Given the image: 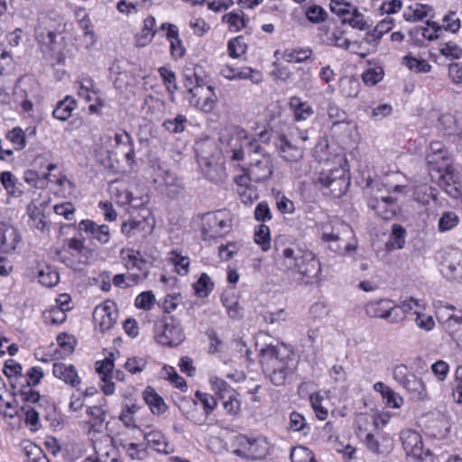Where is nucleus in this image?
Instances as JSON below:
<instances>
[{"instance_id":"1","label":"nucleus","mask_w":462,"mask_h":462,"mask_svg":"<svg viewBox=\"0 0 462 462\" xmlns=\"http://www.w3.org/2000/svg\"><path fill=\"white\" fill-rule=\"evenodd\" d=\"M260 364L265 375L276 386L283 385L297 367L294 354L283 344L268 345L262 348Z\"/></svg>"},{"instance_id":"2","label":"nucleus","mask_w":462,"mask_h":462,"mask_svg":"<svg viewBox=\"0 0 462 462\" xmlns=\"http://www.w3.org/2000/svg\"><path fill=\"white\" fill-rule=\"evenodd\" d=\"M198 162L202 173L212 182H221L226 179V168L221 152L209 140L196 143Z\"/></svg>"},{"instance_id":"3","label":"nucleus","mask_w":462,"mask_h":462,"mask_svg":"<svg viewBox=\"0 0 462 462\" xmlns=\"http://www.w3.org/2000/svg\"><path fill=\"white\" fill-rule=\"evenodd\" d=\"M352 238V227L337 218L322 226L321 240L328 243V248L338 254H350L356 250V245L349 241Z\"/></svg>"},{"instance_id":"4","label":"nucleus","mask_w":462,"mask_h":462,"mask_svg":"<svg viewBox=\"0 0 462 462\" xmlns=\"http://www.w3.org/2000/svg\"><path fill=\"white\" fill-rule=\"evenodd\" d=\"M154 337L164 346H177L185 339L180 321L172 315H163L154 325Z\"/></svg>"},{"instance_id":"5","label":"nucleus","mask_w":462,"mask_h":462,"mask_svg":"<svg viewBox=\"0 0 462 462\" xmlns=\"http://www.w3.org/2000/svg\"><path fill=\"white\" fill-rule=\"evenodd\" d=\"M204 240L216 239L228 234L232 228V216L228 210L208 212L201 218Z\"/></svg>"},{"instance_id":"6","label":"nucleus","mask_w":462,"mask_h":462,"mask_svg":"<svg viewBox=\"0 0 462 462\" xmlns=\"http://www.w3.org/2000/svg\"><path fill=\"white\" fill-rule=\"evenodd\" d=\"M400 439L411 462H434L431 451L423 448L422 437L419 432L404 429L400 433Z\"/></svg>"},{"instance_id":"7","label":"nucleus","mask_w":462,"mask_h":462,"mask_svg":"<svg viewBox=\"0 0 462 462\" xmlns=\"http://www.w3.org/2000/svg\"><path fill=\"white\" fill-rule=\"evenodd\" d=\"M393 378L404 388L414 401L428 399V393L422 380L411 373L405 365H396L393 370Z\"/></svg>"},{"instance_id":"8","label":"nucleus","mask_w":462,"mask_h":462,"mask_svg":"<svg viewBox=\"0 0 462 462\" xmlns=\"http://www.w3.org/2000/svg\"><path fill=\"white\" fill-rule=\"evenodd\" d=\"M237 448L233 451L239 457L259 460L269 453V444L264 438L239 435L236 438Z\"/></svg>"},{"instance_id":"9","label":"nucleus","mask_w":462,"mask_h":462,"mask_svg":"<svg viewBox=\"0 0 462 462\" xmlns=\"http://www.w3.org/2000/svg\"><path fill=\"white\" fill-rule=\"evenodd\" d=\"M246 136L247 132L239 126H232L221 133L219 141L226 152L230 153L231 160L244 159Z\"/></svg>"},{"instance_id":"10","label":"nucleus","mask_w":462,"mask_h":462,"mask_svg":"<svg viewBox=\"0 0 462 462\" xmlns=\"http://www.w3.org/2000/svg\"><path fill=\"white\" fill-rule=\"evenodd\" d=\"M365 310L370 318L385 319L396 324L404 320V315L389 299L371 300L365 305Z\"/></svg>"},{"instance_id":"11","label":"nucleus","mask_w":462,"mask_h":462,"mask_svg":"<svg viewBox=\"0 0 462 462\" xmlns=\"http://www.w3.org/2000/svg\"><path fill=\"white\" fill-rule=\"evenodd\" d=\"M120 257L127 269H137L140 272L139 274L133 273L127 277L132 282L136 284L148 277L149 268L147 261L143 258L141 252L132 248H122L120 250Z\"/></svg>"},{"instance_id":"12","label":"nucleus","mask_w":462,"mask_h":462,"mask_svg":"<svg viewBox=\"0 0 462 462\" xmlns=\"http://www.w3.org/2000/svg\"><path fill=\"white\" fill-rule=\"evenodd\" d=\"M273 173V164L270 154H263L261 158H252L245 171L248 179L254 182L267 180Z\"/></svg>"},{"instance_id":"13","label":"nucleus","mask_w":462,"mask_h":462,"mask_svg":"<svg viewBox=\"0 0 462 462\" xmlns=\"http://www.w3.org/2000/svg\"><path fill=\"white\" fill-rule=\"evenodd\" d=\"M306 248L296 245L279 246L275 244V263L279 270L283 273H292L295 269L297 259L302 254Z\"/></svg>"},{"instance_id":"14","label":"nucleus","mask_w":462,"mask_h":462,"mask_svg":"<svg viewBox=\"0 0 462 462\" xmlns=\"http://www.w3.org/2000/svg\"><path fill=\"white\" fill-rule=\"evenodd\" d=\"M93 319L96 328L102 333L113 328L117 319L116 306L113 301H106L95 308Z\"/></svg>"},{"instance_id":"15","label":"nucleus","mask_w":462,"mask_h":462,"mask_svg":"<svg viewBox=\"0 0 462 462\" xmlns=\"http://www.w3.org/2000/svg\"><path fill=\"white\" fill-rule=\"evenodd\" d=\"M320 271L321 266L319 259L312 251L306 248L297 259L292 273L312 279L318 276Z\"/></svg>"},{"instance_id":"16","label":"nucleus","mask_w":462,"mask_h":462,"mask_svg":"<svg viewBox=\"0 0 462 462\" xmlns=\"http://www.w3.org/2000/svg\"><path fill=\"white\" fill-rule=\"evenodd\" d=\"M216 100L217 97L213 88L208 85L193 89V92H191L189 97V104L205 113L213 110Z\"/></svg>"},{"instance_id":"17","label":"nucleus","mask_w":462,"mask_h":462,"mask_svg":"<svg viewBox=\"0 0 462 462\" xmlns=\"http://www.w3.org/2000/svg\"><path fill=\"white\" fill-rule=\"evenodd\" d=\"M339 171H337L336 172H331L329 174L321 173L319 178V183L323 187L329 189L331 194L337 198L346 192L350 183L348 178L346 177L345 174L342 173L337 175V173Z\"/></svg>"},{"instance_id":"18","label":"nucleus","mask_w":462,"mask_h":462,"mask_svg":"<svg viewBox=\"0 0 462 462\" xmlns=\"http://www.w3.org/2000/svg\"><path fill=\"white\" fill-rule=\"evenodd\" d=\"M275 147L279 155L285 162H296L303 158L304 149L292 144L284 134L279 136Z\"/></svg>"},{"instance_id":"19","label":"nucleus","mask_w":462,"mask_h":462,"mask_svg":"<svg viewBox=\"0 0 462 462\" xmlns=\"http://www.w3.org/2000/svg\"><path fill=\"white\" fill-rule=\"evenodd\" d=\"M184 86L189 94L193 89L207 85L205 80V71L203 68L197 64H189L183 69Z\"/></svg>"},{"instance_id":"20","label":"nucleus","mask_w":462,"mask_h":462,"mask_svg":"<svg viewBox=\"0 0 462 462\" xmlns=\"http://www.w3.org/2000/svg\"><path fill=\"white\" fill-rule=\"evenodd\" d=\"M79 228L84 231L89 238L97 240L100 244H106L110 239L109 227L106 225H97L94 221L85 219L79 222Z\"/></svg>"},{"instance_id":"21","label":"nucleus","mask_w":462,"mask_h":462,"mask_svg":"<svg viewBox=\"0 0 462 462\" xmlns=\"http://www.w3.org/2000/svg\"><path fill=\"white\" fill-rule=\"evenodd\" d=\"M430 151L427 154V162L431 169H436L439 173V181L441 174L445 173V165L449 166L444 162L447 152L443 149V145L439 142H432L430 145Z\"/></svg>"},{"instance_id":"22","label":"nucleus","mask_w":462,"mask_h":462,"mask_svg":"<svg viewBox=\"0 0 462 462\" xmlns=\"http://www.w3.org/2000/svg\"><path fill=\"white\" fill-rule=\"evenodd\" d=\"M369 207L384 220H390L396 215L397 207L395 199L392 197H381L371 201Z\"/></svg>"},{"instance_id":"23","label":"nucleus","mask_w":462,"mask_h":462,"mask_svg":"<svg viewBox=\"0 0 462 462\" xmlns=\"http://www.w3.org/2000/svg\"><path fill=\"white\" fill-rule=\"evenodd\" d=\"M154 180L162 182L166 187L167 195L174 198L181 190L180 180L170 171L158 166V173Z\"/></svg>"},{"instance_id":"24","label":"nucleus","mask_w":462,"mask_h":462,"mask_svg":"<svg viewBox=\"0 0 462 462\" xmlns=\"http://www.w3.org/2000/svg\"><path fill=\"white\" fill-rule=\"evenodd\" d=\"M373 389L381 393L386 406L398 409L403 404V398L383 382L375 383Z\"/></svg>"},{"instance_id":"25","label":"nucleus","mask_w":462,"mask_h":462,"mask_svg":"<svg viewBox=\"0 0 462 462\" xmlns=\"http://www.w3.org/2000/svg\"><path fill=\"white\" fill-rule=\"evenodd\" d=\"M52 373L55 377L71 386H76L80 382L78 372L72 365H67L63 363H54Z\"/></svg>"},{"instance_id":"26","label":"nucleus","mask_w":462,"mask_h":462,"mask_svg":"<svg viewBox=\"0 0 462 462\" xmlns=\"http://www.w3.org/2000/svg\"><path fill=\"white\" fill-rule=\"evenodd\" d=\"M289 106L293 111L296 121H304L314 114L313 107L300 97L293 96L289 100Z\"/></svg>"},{"instance_id":"27","label":"nucleus","mask_w":462,"mask_h":462,"mask_svg":"<svg viewBox=\"0 0 462 462\" xmlns=\"http://www.w3.org/2000/svg\"><path fill=\"white\" fill-rule=\"evenodd\" d=\"M76 107V99L71 96H66L62 100L57 103L52 115L60 121H66L71 116V113Z\"/></svg>"},{"instance_id":"28","label":"nucleus","mask_w":462,"mask_h":462,"mask_svg":"<svg viewBox=\"0 0 462 462\" xmlns=\"http://www.w3.org/2000/svg\"><path fill=\"white\" fill-rule=\"evenodd\" d=\"M432 12L433 9L431 6L428 5L416 3L412 5H410L403 12V17L406 21L409 22H418L423 20L428 16H431Z\"/></svg>"},{"instance_id":"29","label":"nucleus","mask_w":462,"mask_h":462,"mask_svg":"<svg viewBox=\"0 0 462 462\" xmlns=\"http://www.w3.org/2000/svg\"><path fill=\"white\" fill-rule=\"evenodd\" d=\"M154 26L155 18L153 16L144 19L142 32L135 36L136 46L144 47L152 42L156 32Z\"/></svg>"},{"instance_id":"30","label":"nucleus","mask_w":462,"mask_h":462,"mask_svg":"<svg viewBox=\"0 0 462 462\" xmlns=\"http://www.w3.org/2000/svg\"><path fill=\"white\" fill-rule=\"evenodd\" d=\"M144 439L147 445L157 452L168 453V443L164 435L160 430H152L144 432Z\"/></svg>"},{"instance_id":"31","label":"nucleus","mask_w":462,"mask_h":462,"mask_svg":"<svg viewBox=\"0 0 462 462\" xmlns=\"http://www.w3.org/2000/svg\"><path fill=\"white\" fill-rule=\"evenodd\" d=\"M143 399L153 414H161L165 411L166 405L163 399L151 387L143 392Z\"/></svg>"},{"instance_id":"32","label":"nucleus","mask_w":462,"mask_h":462,"mask_svg":"<svg viewBox=\"0 0 462 462\" xmlns=\"http://www.w3.org/2000/svg\"><path fill=\"white\" fill-rule=\"evenodd\" d=\"M21 447L26 456L24 462H50L42 448L34 443L24 440L22 442Z\"/></svg>"},{"instance_id":"33","label":"nucleus","mask_w":462,"mask_h":462,"mask_svg":"<svg viewBox=\"0 0 462 462\" xmlns=\"http://www.w3.org/2000/svg\"><path fill=\"white\" fill-rule=\"evenodd\" d=\"M166 36L171 42V56L176 59L182 57L185 53V48L183 47L181 40L179 37V31L177 26L174 24L169 25Z\"/></svg>"},{"instance_id":"34","label":"nucleus","mask_w":462,"mask_h":462,"mask_svg":"<svg viewBox=\"0 0 462 462\" xmlns=\"http://www.w3.org/2000/svg\"><path fill=\"white\" fill-rule=\"evenodd\" d=\"M407 232L406 229L398 224L392 226V233L387 243L390 250H398L404 247Z\"/></svg>"},{"instance_id":"35","label":"nucleus","mask_w":462,"mask_h":462,"mask_svg":"<svg viewBox=\"0 0 462 462\" xmlns=\"http://www.w3.org/2000/svg\"><path fill=\"white\" fill-rule=\"evenodd\" d=\"M87 414L89 416L90 430L101 432L106 418V411L100 406H91L87 409Z\"/></svg>"},{"instance_id":"36","label":"nucleus","mask_w":462,"mask_h":462,"mask_svg":"<svg viewBox=\"0 0 462 462\" xmlns=\"http://www.w3.org/2000/svg\"><path fill=\"white\" fill-rule=\"evenodd\" d=\"M365 444L367 448L375 454L388 453L392 447L390 439L383 437V441L380 442L372 433L366 434Z\"/></svg>"},{"instance_id":"37","label":"nucleus","mask_w":462,"mask_h":462,"mask_svg":"<svg viewBox=\"0 0 462 462\" xmlns=\"http://www.w3.org/2000/svg\"><path fill=\"white\" fill-rule=\"evenodd\" d=\"M248 19L245 18L242 11L231 12L222 16V22L228 24L231 32H237L246 26Z\"/></svg>"},{"instance_id":"38","label":"nucleus","mask_w":462,"mask_h":462,"mask_svg":"<svg viewBox=\"0 0 462 462\" xmlns=\"http://www.w3.org/2000/svg\"><path fill=\"white\" fill-rule=\"evenodd\" d=\"M39 282L46 287L56 285L60 280V274L55 268L50 265H43L38 271Z\"/></svg>"},{"instance_id":"39","label":"nucleus","mask_w":462,"mask_h":462,"mask_svg":"<svg viewBox=\"0 0 462 462\" xmlns=\"http://www.w3.org/2000/svg\"><path fill=\"white\" fill-rule=\"evenodd\" d=\"M188 119L184 115H177L174 118L166 119L162 126L171 134L182 133L187 126Z\"/></svg>"},{"instance_id":"40","label":"nucleus","mask_w":462,"mask_h":462,"mask_svg":"<svg viewBox=\"0 0 462 462\" xmlns=\"http://www.w3.org/2000/svg\"><path fill=\"white\" fill-rule=\"evenodd\" d=\"M339 88L346 97H356L360 91V83L353 77H344L339 81Z\"/></svg>"},{"instance_id":"41","label":"nucleus","mask_w":462,"mask_h":462,"mask_svg":"<svg viewBox=\"0 0 462 462\" xmlns=\"http://www.w3.org/2000/svg\"><path fill=\"white\" fill-rule=\"evenodd\" d=\"M402 63L415 73H428L431 70V65L426 60L417 59L411 55L403 57Z\"/></svg>"},{"instance_id":"42","label":"nucleus","mask_w":462,"mask_h":462,"mask_svg":"<svg viewBox=\"0 0 462 462\" xmlns=\"http://www.w3.org/2000/svg\"><path fill=\"white\" fill-rule=\"evenodd\" d=\"M414 199L422 205H428L430 200L437 199V190L427 184L420 185L415 189Z\"/></svg>"},{"instance_id":"43","label":"nucleus","mask_w":462,"mask_h":462,"mask_svg":"<svg viewBox=\"0 0 462 462\" xmlns=\"http://www.w3.org/2000/svg\"><path fill=\"white\" fill-rule=\"evenodd\" d=\"M459 223L458 216L453 211L443 212L438 222V230L445 233L455 228Z\"/></svg>"},{"instance_id":"44","label":"nucleus","mask_w":462,"mask_h":462,"mask_svg":"<svg viewBox=\"0 0 462 462\" xmlns=\"http://www.w3.org/2000/svg\"><path fill=\"white\" fill-rule=\"evenodd\" d=\"M312 54L311 49L285 50L282 58L287 62H303L310 59Z\"/></svg>"},{"instance_id":"45","label":"nucleus","mask_w":462,"mask_h":462,"mask_svg":"<svg viewBox=\"0 0 462 462\" xmlns=\"http://www.w3.org/2000/svg\"><path fill=\"white\" fill-rule=\"evenodd\" d=\"M139 409H140V407L134 403H133L131 405H129V404L124 405L122 407V411L119 415V420L127 428L136 427L134 415L138 411Z\"/></svg>"},{"instance_id":"46","label":"nucleus","mask_w":462,"mask_h":462,"mask_svg":"<svg viewBox=\"0 0 462 462\" xmlns=\"http://www.w3.org/2000/svg\"><path fill=\"white\" fill-rule=\"evenodd\" d=\"M247 153L249 160L252 158H261L263 154H269L265 149L258 142L257 138H251L246 136V142L245 146V154Z\"/></svg>"},{"instance_id":"47","label":"nucleus","mask_w":462,"mask_h":462,"mask_svg":"<svg viewBox=\"0 0 462 462\" xmlns=\"http://www.w3.org/2000/svg\"><path fill=\"white\" fill-rule=\"evenodd\" d=\"M445 329L449 333L453 338L458 340V336L462 330V316H456L448 314L444 321Z\"/></svg>"},{"instance_id":"48","label":"nucleus","mask_w":462,"mask_h":462,"mask_svg":"<svg viewBox=\"0 0 462 462\" xmlns=\"http://www.w3.org/2000/svg\"><path fill=\"white\" fill-rule=\"evenodd\" d=\"M214 283L207 273H202L199 280L193 284L196 294L199 297H207L213 290Z\"/></svg>"},{"instance_id":"49","label":"nucleus","mask_w":462,"mask_h":462,"mask_svg":"<svg viewBox=\"0 0 462 462\" xmlns=\"http://www.w3.org/2000/svg\"><path fill=\"white\" fill-rule=\"evenodd\" d=\"M247 44L243 36H237L230 40L227 43V52L232 58H239L245 53Z\"/></svg>"},{"instance_id":"50","label":"nucleus","mask_w":462,"mask_h":462,"mask_svg":"<svg viewBox=\"0 0 462 462\" xmlns=\"http://www.w3.org/2000/svg\"><path fill=\"white\" fill-rule=\"evenodd\" d=\"M328 115L332 122L331 127L334 128L341 124L348 125L347 116L344 110L336 104L330 103L328 106Z\"/></svg>"},{"instance_id":"51","label":"nucleus","mask_w":462,"mask_h":462,"mask_svg":"<svg viewBox=\"0 0 462 462\" xmlns=\"http://www.w3.org/2000/svg\"><path fill=\"white\" fill-rule=\"evenodd\" d=\"M66 311L62 307L54 306L43 313L44 320L52 325L62 324L67 319Z\"/></svg>"},{"instance_id":"52","label":"nucleus","mask_w":462,"mask_h":462,"mask_svg":"<svg viewBox=\"0 0 462 462\" xmlns=\"http://www.w3.org/2000/svg\"><path fill=\"white\" fill-rule=\"evenodd\" d=\"M396 306L399 307L401 312L403 313L404 319L406 318V314L410 311L413 310L415 312V310H424V304L422 301L413 297L401 299L400 304Z\"/></svg>"},{"instance_id":"53","label":"nucleus","mask_w":462,"mask_h":462,"mask_svg":"<svg viewBox=\"0 0 462 462\" xmlns=\"http://www.w3.org/2000/svg\"><path fill=\"white\" fill-rule=\"evenodd\" d=\"M159 74L162 77L168 92L173 95L178 88L175 73L166 67H161L159 69Z\"/></svg>"},{"instance_id":"54","label":"nucleus","mask_w":462,"mask_h":462,"mask_svg":"<svg viewBox=\"0 0 462 462\" xmlns=\"http://www.w3.org/2000/svg\"><path fill=\"white\" fill-rule=\"evenodd\" d=\"M310 402L317 418L321 420H326L328 418V411L322 406L323 397L319 393H311L310 396Z\"/></svg>"},{"instance_id":"55","label":"nucleus","mask_w":462,"mask_h":462,"mask_svg":"<svg viewBox=\"0 0 462 462\" xmlns=\"http://www.w3.org/2000/svg\"><path fill=\"white\" fill-rule=\"evenodd\" d=\"M254 241L262 246L263 251H267L271 246L270 230L263 224L260 225L254 234Z\"/></svg>"},{"instance_id":"56","label":"nucleus","mask_w":462,"mask_h":462,"mask_svg":"<svg viewBox=\"0 0 462 462\" xmlns=\"http://www.w3.org/2000/svg\"><path fill=\"white\" fill-rule=\"evenodd\" d=\"M290 457L291 462H315L311 451L301 446L293 448Z\"/></svg>"},{"instance_id":"57","label":"nucleus","mask_w":462,"mask_h":462,"mask_svg":"<svg viewBox=\"0 0 462 462\" xmlns=\"http://www.w3.org/2000/svg\"><path fill=\"white\" fill-rule=\"evenodd\" d=\"M236 79H249L254 84H259L263 81V77L261 71L254 69L250 67L238 69Z\"/></svg>"},{"instance_id":"58","label":"nucleus","mask_w":462,"mask_h":462,"mask_svg":"<svg viewBox=\"0 0 462 462\" xmlns=\"http://www.w3.org/2000/svg\"><path fill=\"white\" fill-rule=\"evenodd\" d=\"M6 138L14 145V149L17 151L23 149L26 145L25 134L19 127L9 131L6 134Z\"/></svg>"},{"instance_id":"59","label":"nucleus","mask_w":462,"mask_h":462,"mask_svg":"<svg viewBox=\"0 0 462 462\" xmlns=\"http://www.w3.org/2000/svg\"><path fill=\"white\" fill-rule=\"evenodd\" d=\"M171 261L175 265L176 272L180 275H186L189 273V259L182 256L179 253L173 251L171 253Z\"/></svg>"},{"instance_id":"60","label":"nucleus","mask_w":462,"mask_h":462,"mask_svg":"<svg viewBox=\"0 0 462 462\" xmlns=\"http://www.w3.org/2000/svg\"><path fill=\"white\" fill-rule=\"evenodd\" d=\"M383 70L380 67L368 69L362 74L363 81L369 86H374L383 79Z\"/></svg>"},{"instance_id":"61","label":"nucleus","mask_w":462,"mask_h":462,"mask_svg":"<svg viewBox=\"0 0 462 462\" xmlns=\"http://www.w3.org/2000/svg\"><path fill=\"white\" fill-rule=\"evenodd\" d=\"M195 396L201 402L207 416H208L217 407V401L212 395L197 391Z\"/></svg>"},{"instance_id":"62","label":"nucleus","mask_w":462,"mask_h":462,"mask_svg":"<svg viewBox=\"0 0 462 462\" xmlns=\"http://www.w3.org/2000/svg\"><path fill=\"white\" fill-rule=\"evenodd\" d=\"M415 323L420 328L425 331H430L434 328L435 322L431 315L425 314L420 310H415Z\"/></svg>"},{"instance_id":"63","label":"nucleus","mask_w":462,"mask_h":462,"mask_svg":"<svg viewBox=\"0 0 462 462\" xmlns=\"http://www.w3.org/2000/svg\"><path fill=\"white\" fill-rule=\"evenodd\" d=\"M442 22V25H440L441 30L444 29L451 32H457L461 26L460 19L457 16L455 12H449L443 17Z\"/></svg>"},{"instance_id":"64","label":"nucleus","mask_w":462,"mask_h":462,"mask_svg":"<svg viewBox=\"0 0 462 462\" xmlns=\"http://www.w3.org/2000/svg\"><path fill=\"white\" fill-rule=\"evenodd\" d=\"M442 272L448 279L462 282V264L460 263L443 265Z\"/></svg>"}]
</instances>
